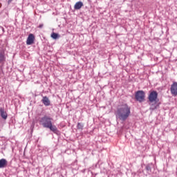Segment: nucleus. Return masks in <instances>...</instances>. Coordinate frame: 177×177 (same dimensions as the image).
I'll return each instance as SVG.
<instances>
[{"label":"nucleus","instance_id":"nucleus-12","mask_svg":"<svg viewBox=\"0 0 177 177\" xmlns=\"http://www.w3.org/2000/svg\"><path fill=\"white\" fill-rule=\"evenodd\" d=\"M51 38H53V39H58V38H60V35L57 33L53 32L51 34Z\"/></svg>","mask_w":177,"mask_h":177},{"label":"nucleus","instance_id":"nucleus-13","mask_svg":"<svg viewBox=\"0 0 177 177\" xmlns=\"http://www.w3.org/2000/svg\"><path fill=\"white\" fill-rule=\"evenodd\" d=\"M77 129H84V124L83 123H77Z\"/></svg>","mask_w":177,"mask_h":177},{"label":"nucleus","instance_id":"nucleus-5","mask_svg":"<svg viewBox=\"0 0 177 177\" xmlns=\"http://www.w3.org/2000/svg\"><path fill=\"white\" fill-rule=\"evenodd\" d=\"M170 92L172 96H177V82H174L171 85Z\"/></svg>","mask_w":177,"mask_h":177},{"label":"nucleus","instance_id":"nucleus-9","mask_svg":"<svg viewBox=\"0 0 177 177\" xmlns=\"http://www.w3.org/2000/svg\"><path fill=\"white\" fill-rule=\"evenodd\" d=\"M41 103H43L44 106H48L50 104V100H49V97L44 96L41 100Z\"/></svg>","mask_w":177,"mask_h":177},{"label":"nucleus","instance_id":"nucleus-3","mask_svg":"<svg viewBox=\"0 0 177 177\" xmlns=\"http://www.w3.org/2000/svg\"><path fill=\"white\" fill-rule=\"evenodd\" d=\"M146 97V93L143 91H138L135 94V99L139 103H142L145 102V99Z\"/></svg>","mask_w":177,"mask_h":177},{"label":"nucleus","instance_id":"nucleus-11","mask_svg":"<svg viewBox=\"0 0 177 177\" xmlns=\"http://www.w3.org/2000/svg\"><path fill=\"white\" fill-rule=\"evenodd\" d=\"M82 6H84V3L82 1H78L75 4L74 9L75 10H80Z\"/></svg>","mask_w":177,"mask_h":177},{"label":"nucleus","instance_id":"nucleus-8","mask_svg":"<svg viewBox=\"0 0 177 177\" xmlns=\"http://www.w3.org/2000/svg\"><path fill=\"white\" fill-rule=\"evenodd\" d=\"M0 115L3 120H8V113L5 111V109L0 108Z\"/></svg>","mask_w":177,"mask_h":177},{"label":"nucleus","instance_id":"nucleus-6","mask_svg":"<svg viewBox=\"0 0 177 177\" xmlns=\"http://www.w3.org/2000/svg\"><path fill=\"white\" fill-rule=\"evenodd\" d=\"M34 39H35V37L32 34H30L26 40L27 45H32L34 44Z\"/></svg>","mask_w":177,"mask_h":177},{"label":"nucleus","instance_id":"nucleus-2","mask_svg":"<svg viewBox=\"0 0 177 177\" xmlns=\"http://www.w3.org/2000/svg\"><path fill=\"white\" fill-rule=\"evenodd\" d=\"M53 118H50L48 115H44L39 120V124L42 125L44 128H48V129L51 130L53 133L57 134L59 130L55 125L52 124V121Z\"/></svg>","mask_w":177,"mask_h":177},{"label":"nucleus","instance_id":"nucleus-1","mask_svg":"<svg viewBox=\"0 0 177 177\" xmlns=\"http://www.w3.org/2000/svg\"><path fill=\"white\" fill-rule=\"evenodd\" d=\"M115 114L116 118H118L120 121H127L131 116V107L128 104L123 103L118 106Z\"/></svg>","mask_w":177,"mask_h":177},{"label":"nucleus","instance_id":"nucleus-4","mask_svg":"<svg viewBox=\"0 0 177 177\" xmlns=\"http://www.w3.org/2000/svg\"><path fill=\"white\" fill-rule=\"evenodd\" d=\"M157 99H158V93L156 91H151L148 95L149 102L154 103V102H157Z\"/></svg>","mask_w":177,"mask_h":177},{"label":"nucleus","instance_id":"nucleus-16","mask_svg":"<svg viewBox=\"0 0 177 177\" xmlns=\"http://www.w3.org/2000/svg\"><path fill=\"white\" fill-rule=\"evenodd\" d=\"M12 1H13V0H8V5H10V3H12Z\"/></svg>","mask_w":177,"mask_h":177},{"label":"nucleus","instance_id":"nucleus-14","mask_svg":"<svg viewBox=\"0 0 177 177\" xmlns=\"http://www.w3.org/2000/svg\"><path fill=\"white\" fill-rule=\"evenodd\" d=\"M146 170L148 171V172H151V167L149 165H147Z\"/></svg>","mask_w":177,"mask_h":177},{"label":"nucleus","instance_id":"nucleus-7","mask_svg":"<svg viewBox=\"0 0 177 177\" xmlns=\"http://www.w3.org/2000/svg\"><path fill=\"white\" fill-rule=\"evenodd\" d=\"M6 62V57L5 56V51H0V64H5Z\"/></svg>","mask_w":177,"mask_h":177},{"label":"nucleus","instance_id":"nucleus-10","mask_svg":"<svg viewBox=\"0 0 177 177\" xmlns=\"http://www.w3.org/2000/svg\"><path fill=\"white\" fill-rule=\"evenodd\" d=\"M8 167V160L5 158L0 160V168H6Z\"/></svg>","mask_w":177,"mask_h":177},{"label":"nucleus","instance_id":"nucleus-15","mask_svg":"<svg viewBox=\"0 0 177 177\" xmlns=\"http://www.w3.org/2000/svg\"><path fill=\"white\" fill-rule=\"evenodd\" d=\"M43 27H44V24H41L38 26L39 28H43Z\"/></svg>","mask_w":177,"mask_h":177}]
</instances>
